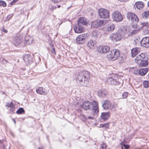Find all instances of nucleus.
Here are the masks:
<instances>
[{
  "mask_svg": "<svg viewBox=\"0 0 149 149\" xmlns=\"http://www.w3.org/2000/svg\"><path fill=\"white\" fill-rule=\"evenodd\" d=\"M87 37V35L86 33H83L80 35L76 38V41L79 44H83L86 41V39Z\"/></svg>",
  "mask_w": 149,
  "mask_h": 149,
  "instance_id": "8",
  "label": "nucleus"
},
{
  "mask_svg": "<svg viewBox=\"0 0 149 149\" xmlns=\"http://www.w3.org/2000/svg\"><path fill=\"white\" fill-rule=\"evenodd\" d=\"M140 66H146L148 64V63L147 61L144 60L140 61L138 62L137 63Z\"/></svg>",
  "mask_w": 149,
  "mask_h": 149,
  "instance_id": "23",
  "label": "nucleus"
},
{
  "mask_svg": "<svg viewBox=\"0 0 149 149\" xmlns=\"http://www.w3.org/2000/svg\"><path fill=\"white\" fill-rule=\"evenodd\" d=\"M88 23V20L85 17H80L78 20L77 24L79 25H86Z\"/></svg>",
  "mask_w": 149,
  "mask_h": 149,
  "instance_id": "14",
  "label": "nucleus"
},
{
  "mask_svg": "<svg viewBox=\"0 0 149 149\" xmlns=\"http://www.w3.org/2000/svg\"><path fill=\"white\" fill-rule=\"evenodd\" d=\"M115 106V107H117L118 105L117 104H115L114 106Z\"/></svg>",
  "mask_w": 149,
  "mask_h": 149,
  "instance_id": "56",
  "label": "nucleus"
},
{
  "mask_svg": "<svg viewBox=\"0 0 149 149\" xmlns=\"http://www.w3.org/2000/svg\"><path fill=\"white\" fill-rule=\"evenodd\" d=\"M38 149H43L42 148H39Z\"/></svg>",
  "mask_w": 149,
  "mask_h": 149,
  "instance_id": "59",
  "label": "nucleus"
},
{
  "mask_svg": "<svg viewBox=\"0 0 149 149\" xmlns=\"http://www.w3.org/2000/svg\"><path fill=\"white\" fill-rule=\"evenodd\" d=\"M36 92L38 93L41 95H45L47 94V91H46L42 87H39L37 89Z\"/></svg>",
  "mask_w": 149,
  "mask_h": 149,
  "instance_id": "21",
  "label": "nucleus"
},
{
  "mask_svg": "<svg viewBox=\"0 0 149 149\" xmlns=\"http://www.w3.org/2000/svg\"><path fill=\"white\" fill-rule=\"evenodd\" d=\"M139 30L140 29H139L134 30L131 32V34L132 35H134V34L137 33L139 31Z\"/></svg>",
  "mask_w": 149,
  "mask_h": 149,
  "instance_id": "34",
  "label": "nucleus"
},
{
  "mask_svg": "<svg viewBox=\"0 0 149 149\" xmlns=\"http://www.w3.org/2000/svg\"><path fill=\"white\" fill-rule=\"evenodd\" d=\"M107 81L109 84L118 85V83L115 79L112 77H109L107 78Z\"/></svg>",
  "mask_w": 149,
  "mask_h": 149,
  "instance_id": "17",
  "label": "nucleus"
},
{
  "mask_svg": "<svg viewBox=\"0 0 149 149\" xmlns=\"http://www.w3.org/2000/svg\"><path fill=\"white\" fill-rule=\"evenodd\" d=\"M118 0L119 1H122V2H126L127 1V0Z\"/></svg>",
  "mask_w": 149,
  "mask_h": 149,
  "instance_id": "48",
  "label": "nucleus"
},
{
  "mask_svg": "<svg viewBox=\"0 0 149 149\" xmlns=\"http://www.w3.org/2000/svg\"><path fill=\"white\" fill-rule=\"evenodd\" d=\"M56 6L54 5L51 6L50 7V9L52 11L53 10L56 9Z\"/></svg>",
  "mask_w": 149,
  "mask_h": 149,
  "instance_id": "39",
  "label": "nucleus"
},
{
  "mask_svg": "<svg viewBox=\"0 0 149 149\" xmlns=\"http://www.w3.org/2000/svg\"><path fill=\"white\" fill-rule=\"evenodd\" d=\"M3 61H4V62L5 63H7V61L4 59H3Z\"/></svg>",
  "mask_w": 149,
  "mask_h": 149,
  "instance_id": "53",
  "label": "nucleus"
},
{
  "mask_svg": "<svg viewBox=\"0 0 149 149\" xmlns=\"http://www.w3.org/2000/svg\"><path fill=\"white\" fill-rule=\"evenodd\" d=\"M104 21L100 20L98 21L93 22L91 24V26L92 27L96 28L102 26H104Z\"/></svg>",
  "mask_w": 149,
  "mask_h": 149,
  "instance_id": "12",
  "label": "nucleus"
},
{
  "mask_svg": "<svg viewBox=\"0 0 149 149\" xmlns=\"http://www.w3.org/2000/svg\"><path fill=\"white\" fill-rule=\"evenodd\" d=\"M99 15L100 18H107L109 16V12L107 10L100 8L98 11Z\"/></svg>",
  "mask_w": 149,
  "mask_h": 149,
  "instance_id": "7",
  "label": "nucleus"
},
{
  "mask_svg": "<svg viewBox=\"0 0 149 149\" xmlns=\"http://www.w3.org/2000/svg\"><path fill=\"white\" fill-rule=\"evenodd\" d=\"M124 149H128L129 148V146L128 145L124 144Z\"/></svg>",
  "mask_w": 149,
  "mask_h": 149,
  "instance_id": "43",
  "label": "nucleus"
},
{
  "mask_svg": "<svg viewBox=\"0 0 149 149\" xmlns=\"http://www.w3.org/2000/svg\"><path fill=\"white\" fill-rule=\"evenodd\" d=\"M23 60L27 65L31 64L33 62V58L29 54H25L23 56Z\"/></svg>",
  "mask_w": 149,
  "mask_h": 149,
  "instance_id": "11",
  "label": "nucleus"
},
{
  "mask_svg": "<svg viewBox=\"0 0 149 149\" xmlns=\"http://www.w3.org/2000/svg\"><path fill=\"white\" fill-rule=\"evenodd\" d=\"M89 73L86 71L79 72L76 77V80L77 82L82 86H86L89 84Z\"/></svg>",
  "mask_w": 149,
  "mask_h": 149,
  "instance_id": "1",
  "label": "nucleus"
},
{
  "mask_svg": "<svg viewBox=\"0 0 149 149\" xmlns=\"http://www.w3.org/2000/svg\"><path fill=\"white\" fill-rule=\"evenodd\" d=\"M127 19L131 21L132 22L135 23L136 24L139 22V18L134 13L128 12L127 14Z\"/></svg>",
  "mask_w": 149,
  "mask_h": 149,
  "instance_id": "6",
  "label": "nucleus"
},
{
  "mask_svg": "<svg viewBox=\"0 0 149 149\" xmlns=\"http://www.w3.org/2000/svg\"><path fill=\"white\" fill-rule=\"evenodd\" d=\"M142 17L144 19H146L149 18V10H147L144 12L141 15Z\"/></svg>",
  "mask_w": 149,
  "mask_h": 149,
  "instance_id": "28",
  "label": "nucleus"
},
{
  "mask_svg": "<svg viewBox=\"0 0 149 149\" xmlns=\"http://www.w3.org/2000/svg\"><path fill=\"white\" fill-rule=\"evenodd\" d=\"M74 30L75 32L77 33H80L84 31V29L81 25L78 24L77 26H74Z\"/></svg>",
  "mask_w": 149,
  "mask_h": 149,
  "instance_id": "19",
  "label": "nucleus"
},
{
  "mask_svg": "<svg viewBox=\"0 0 149 149\" xmlns=\"http://www.w3.org/2000/svg\"><path fill=\"white\" fill-rule=\"evenodd\" d=\"M134 73L135 74H136L138 72V70H134Z\"/></svg>",
  "mask_w": 149,
  "mask_h": 149,
  "instance_id": "49",
  "label": "nucleus"
},
{
  "mask_svg": "<svg viewBox=\"0 0 149 149\" xmlns=\"http://www.w3.org/2000/svg\"><path fill=\"white\" fill-rule=\"evenodd\" d=\"M140 49L139 48L136 47L132 49L131 51L132 56L133 57H135L140 51Z\"/></svg>",
  "mask_w": 149,
  "mask_h": 149,
  "instance_id": "20",
  "label": "nucleus"
},
{
  "mask_svg": "<svg viewBox=\"0 0 149 149\" xmlns=\"http://www.w3.org/2000/svg\"><path fill=\"white\" fill-rule=\"evenodd\" d=\"M107 147V145L105 143H103L101 146V148L102 149H106Z\"/></svg>",
  "mask_w": 149,
  "mask_h": 149,
  "instance_id": "38",
  "label": "nucleus"
},
{
  "mask_svg": "<svg viewBox=\"0 0 149 149\" xmlns=\"http://www.w3.org/2000/svg\"><path fill=\"white\" fill-rule=\"evenodd\" d=\"M57 6H58V8H59L60 7V6L59 5H57Z\"/></svg>",
  "mask_w": 149,
  "mask_h": 149,
  "instance_id": "57",
  "label": "nucleus"
},
{
  "mask_svg": "<svg viewBox=\"0 0 149 149\" xmlns=\"http://www.w3.org/2000/svg\"><path fill=\"white\" fill-rule=\"evenodd\" d=\"M96 45L95 42L90 40L87 44V46L90 49H93L96 46Z\"/></svg>",
  "mask_w": 149,
  "mask_h": 149,
  "instance_id": "24",
  "label": "nucleus"
},
{
  "mask_svg": "<svg viewBox=\"0 0 149 149\" xmlns=\"http://www.w3.org/2000/svg\"><path fill=\"white\" fill-rule=\"evenodd\" d=\"M143 59L141 58V57L139 55L138 56H136V58L135 59V61L137 63H138V62L140 61H141V60H143Z\"/></svg>",
  "mask_w": 149,
  "mask_h": 149,
  "instance_id": "32",
  "label": "nucleus"
},
{
  "mask_svg": "<svg viewBox=\"0 0 149 149\" xmlns=\"http://www.w3.org/2000/svg\"><path fill=\"white\" fill-rule=\"evenodd\" d=\"M141 57V58L144 59L145 58V55L144 53H142L139 55Z\"/></svg>",
  "mask_w": 149,
  "mask_h": 149,
  "instance_id": "42",
  "label": "nucleus"
},
{
  "mask_svg": "<svg viewBox=\"0 0 149 149\" xmlns=\"http://www.w3.org/2000/svg\"><path fill=\"white\" fill-rule=\"evenodd\" d=\"M93 118H94V117L93 116H88V117H86V120L89 119H93Z\"/></svg>",
  "mask_w": 149,
  "mask_h": 149,
  "instance_id": "45",
  "label": "nucleus"
},
{
  "mask_svg": "<svg viewBox=\"0 0 149 149\" xmlns=\"http://www.w3.org/2000/svg\"><path fill=\"white\" fill-rule=\"evenodd\" d=\"M52 53L54 54H55V50L54 48H53V49L52 50Z\"/></svg>",
  "mask_w": 149,
  "mask_h": 149,
  "instance_id": "47",
  "label": "nucleus"
},
{
  "mask_svg": "<svg viewBox=\"0 0 149 149\" xmlns=\"http://www.w3.org/2000/svg\"><path fill=\"white\" fill-rule=\"evenodd\" d=\"M22 39L20 38L17 37L14 40L13 42L15 45H17L21 43L22 41Z\"/></svg>",
  "mask_w": 149,
  "mask_h": 149,
  "instance_id": "27",
  "label": "nucleus"
},
{
  "mask_svg": "<svg viewBox=\"0 0 149 149\" xmlns=\"http://www.w3.org/2000/svg\"><path fill=\"white\" fill-rule=\"evenodd\" d=\"M111 103L108 100L104 101L102 104L103 109L105 110H107L109 109L111 106Z\"/></svg>",
  "mask_w": 149,
  "mask_h": 149,
  "instance_id": "18",
  "label": "nucleus"
},
{
  "mask_svg": "<svg viewBox=\"0 0 149 149\" xmlns=\"http://www.w3.org/2000/svg\"><path fill=\"white\" fill-rule=\"evenodd\" d=\"M127 28H123L118 30L117 33H112L109 37L110 39L114 42L119 41L122 39L123 37L125 35L129 36Z\"/></svg>",
  "mask_w": 149,
  "mask_h": 149,
  "instance_id": "2",
  "label": "nucleus"
},
{
  "mask_svg": "<svg viewBox=\"0 0 149 149\" xmlns=\"http://www.w3.org/2000/svg\"><path fill=\"white\" fill-rule=\"evenodd\" d=\"M144 3L141 1H139L136 2L134 4V6H136V8L139 10H140L144 7Z\"/></svg>",
  "mask_w": 149,
  "mask_h": 149,
  "instance_id": "22",
  "label": "nucleus"
},
{
  "mask_svg": "<svg viewBox=\"0 0 149 149\" xmlns=\"http://www.w3.org/2000/svg\"><path fill=\"white\" fill-rule=\"evenodd\" d=\"M25 113V111L22 108H20L17 111L16 113L18 114H20L24 113Z\"/></svg>",
  "mask_w": 149,
  "mask_h": 149,
  "instance_id": "30",
  "label": "nucleus"
},
{
  "mask_svg": "<svg viewBox=\"0 0 149 149\" xmlns=\"http://www.w3.org/2000/svg\"><path fill=\"white\" fill-rule=\"evenodd\" d=\"M148 71V69L147 68H141L139 70V74L142 76L145 75Z\"/></svg>",
  "mask_w": 149,
  "mask_h": 149,
  "instance_id": "25",
  "label": "nucleus"
},
{
  "mask_svg": "<svg viewBox=\"0 0 149 149\" xmlns=\"http://www.w3.org/2000/svg\"><path fill=\"white\" fill-rule=\"evenodd\" d=\"M92 36L95 38H97L98 35V33L96 31H92Z\"/></svg>",
  "mask_w": 149,
  "mask_h": 149,
  "instance_id": "33",
  "label": "nucleus"
},
{
  "mask_svg": "<svg viewBox=\"0 0 149 149\" xmlns=\"http://www.w3.org/2000/svg\"><path fill=\"white\" fill-rule=\"evenodd\" d=\"M128 96V93L124 92L123 94L122 97L123 99H125L127 98Z\"/></svg>",
  "mask_w": 149,
  "mask_h": 149,
  "instance_id": "37",
  "label": "nucleus"
},
{
  "mask_svg": "<svg viewBox=\"0 0 149 149\" xmlns=\"http://www.w3.org/2000/svg\"><path fill=\"white\" fill-rule=\"evenodd\" d=\"M5 107H7V109L8 110L10 113H14L15 109V105L12 102H7L6 103Z\"/></svg>",
  "mask_w": 149,
  "mask_h": 149,
  "instance_id": "9",
  "label": "nucleus"
},
{
  "mask_svg": "<svg viewBox=\"0 0 149 149\" xmlns=\"http://www.w3.org/2000/svg\"><path fill=\"white\" fill-rule=\"evenodd\" d=\"M81 107L85 110L90 109L91 108V103L89 101L84 102L82 103Z\"/></svg>",
  "mask_w": 149,
  "mask_h": 149,
  "instance_id": "15",
  "label": "nucleus"
},
{
  "mask_svg": "<svg viewBox=\"0 0 149 149\" xmlns=\"http://www.w3.org/2000/svg\"><path fill=\"white\" fill-rule=\"evenodd\" d=\"M141 45L143 47L147 48L149 47V37L143 38L141 42Z\"/></svg>",
  "mask_w": 149,
  "mask_h": 149,
  "instance_id": "13",
  "label": "nucleus"
},
{
  "mask_svg": "<svg viewBox=\"0 0 149 149\" xmlns=\"http://www.w3.org/2000/svg\"><path fill=\"white\" fill-rule=\"evenodd\" d=\"M120 55L119 51L114 49L108 52L107 55L108 59L111 61H114L119 57Z\"/></svg>",
  "mask_w": 149,
  "mask_h": 149,
  "instance_id": "3",
  "label": "nucleus"
},
{
  "mask_svg": "<svg viewBox=\"0 0 149 149\" xmlns=\"http://www.w3.org/2000/svg\"><path fill=\"white\" fill-rule=\"evenodd\" d=\"M13 121H14V123H15V122H16L15 120L14 119H13Z\"/></svg>",
  "mask_w": 149,
  "mask_h": 149,
  "instance_id": "60",
  "label": "nucleus"
},
{
  "mask_svg": "<svg viewBox=\"0 0 149 149\" xmlns=\"http://www.w3.org/2000/svg\"><path fill=\"white\" fill-rule=\"evenodd\" d=\"M109 50V47L107 46H99L97 48V51L100 53H107Z\"/></svg>",
  "mask_w": 149,
  "mask_h": 149,
  "instance_id": "10",
  "label": "nucleus"
},
{
  "mask_svg": "<svg viewBox=\"0 0 149 149\" xmlns=\"http://www.w3.org/2000/svg\"><path fill=\"white\" fill-rule=\"evenodd\" d=\"M110 116L109 112H102L100 118L102 120L104 121L107 120Z\"/></svg>",
  "mask_w": 149,
  "mask_h": 149,
  "instance_id": "16",
  "label": "nucleus"
},
{
  "mask_svg": "<svg viewBox=\"0 0 149 149\" xmlns=\"http://www.w3.org/2000/svg\"><path fill=\"white\" fill-rule=\"evenodd\" d=\"M52 1L54 3H57L60 1L61 0H52Z\"/></svg>",
  "mask_w": 149,
  "mask_h": 149,
  "instance_id": "44",
  "label": "nucleus"
},
{
  "mask_svg": "<svg viewBox=\"0 0 149 149\" xmlns=\"http://www.w3.org/2000/svg\"><path fill=\"white\" fill-rule=\"evenodd\" d=\"M148 7H149V1H148Z\"/></svg>",
  "mask_w": 149,
  "mask_h": 149,
  "instance_id": "58",
  "label": "nucleus"
},
{
  "mask_svg": "<svg viewBox=\"0 0 149 149\" xmlns=\"http://www.w3.org/2000/svg\"><path fill=\"white\" fill-rule=\"evenodd\" d=\"M115 28V26L114 24H109L107 25V30L109 31H113Z\"/></svg>",
  "mask_w": 149,
  "mask_h": 149,
  "instance_id": "29",
  "label": "nucleus"
},
{
  "mask_svg": "<svg viewBox=\"0 0 149 149\" xmlns=\"http://www.w3.org/2000/svg\"><path fill=\"white\" fill-rule=\"evenodd\" d=\"M6 6V3L5 1H3L0 0V6H2L3 7H5Z\"/></svg>",
  "mask_w": 149,
  "mask_h": 149,
  "instance_id": "35",
  "label": "nucleus"
},
{
  "mask_svg": "<svg viewBox=\"0 0 149 149\" xmlns=\"http://www.w3.org/2000/svg\"><path fill=\"white\" fill-rule=\"evenodd\" d=\"M92 110L91 113L92 115H97L99 111L98 105V103L95 101H93L91 103V108Z\"/></svg>",
  "mask_w": 149,
  "mask_h": 149,
  "instance_id": "4",
  "label": "nucleus"
},
{
  "mask_svg": "<svg viewBox=\"0 0 149 149\" xmlns=\"http://www.w3.org/2000/svg\"><path fill=\"white\" fill-rule=\"evenodd\" d=\"M120 59V63H122L125 62V57H124L123 58V57H122L121 56H120L119 58Z\"/></svg>",
  "mask_w": 149,
  "mask_h": 149,
  "instance_id": "36",
  "label": "nucleus"
},
{
  "mask_svg": "<svg viewBox=\"0 0 149 149\" xmlns=\"http://www.w3.org/2000/svg\"><path fill=\"white\" fill-rule=\"evenodd\" d=\"M10 18L9 17V16L8 15L7 17V19L8 20H9Z\"/></svg>",
  "mask_w": 149,
  "mask_h": 149,
  "instance_id": "54",
  "label": "nucleus"
},
{
  "mask_svg": "<svg viewBox=\"0 0 149 149\" xmlns=\"http://www.w3.org/2000/svg\"><path fill=\"white\" fill-rule=\"evenodd\" d=\"M144 88H147L149 87V81H144L143 83Z\"/></svg>",
  "mask_w": 149,
  "mask_h": 149,
  "instance_id": "31",
  "label": "nucleus"
},
{
  "mask_svg": "<svg viewBox=\"0 0 149 149\" xmlns=\"http://www.w3.org/2000/svg\"><path fill=\"white\" fill-rule=\"evenodd\" d=\"M132 28H136L137 27V25L132 26Z\"/></svg>",
  "mask_w": 149,
  "mask_h": 149,
  "instance_id": "50",
  "label": "nucleus"
},
{
  "mask_svg": "<svg viewBox=\"0 0 149 149\" xmlns=\"http://www.w3.org/2000/svg\"><path fill=\"white\" fill-rule=\"evenodd\" d=\"M104 127L106 128H109V123H106L104 124Z\"/></svg>",
  "mask_w": 149,
  "mask_h": 149,
  "instance_id": "40",
  "label": "nucleus"
},
{
  "mask_svg": "<svg viewBox=\"0 0 149 149\" xmlns=\"http://www.w3.org/2000/svg\"><path fill=\"white\" fill-rule=\"evenodd\" d=\"M104 124H102V125H100V126H101V127H104Z\"/></svg>",
  "mask_w": 149,
  "mask_h": 149,
  "instance_id": "55",
  "label": "nucleus"
},
{
  "mask_svg": "<svg viewBox=\"0 0 149 149\" xmlns=\"http://www.w3.org/2000/svg\"><path fill=\"white\" fill-rule=\"evenodd\" d=\"M18 0H13V1L11 2L10 4H13L15 3H16Z\"/></svg>",
  "mask_w": 149,
  "mask_h": 149,
  "instance_id": "46",
  "label": "nucleus"
},
{
  "mask_svg": "<svg viewBox=\"0 0 149 149\" xmlns=\"http://www.w3.org/2000/svg\"><path fill=\"white\" fill-rule=\"evenodd\" d=\"M13 14H11L9 15L8 16H9V17L10 18H11L13 16Z\"/></svg>",
  "mask_w": 149,
  "mask_h": 149,
  "instance_id": "52",
  "label": "nucleus"
},
{
  "mask_svg": "<svg viewBox=\"0 0 149 149\" xmlns=\"http://www.w3.org/2000/svg\"><path fill=\"white\" fill-rule=\"evenodd\" d=\"M81 117L82 118V120L84 121L86 120V116H84L83 115H81Z\"/></svg>",
  "mask_w": 149,
  "mask_h": 149,
  "instance_id": "41",
  "label": "nucleus"
},
{
  "mask_svg": "<svg viewBox=\"0 0 149 149\" xmlns=\"http://www.w3.org/2000/svg\"><path fill=\"white\" fill-rule=\"evenodd\" d=\"M146 78L149 80V72L146 76Z\"/></svg>",
  "mask_w": 149,
  "mask_h": 149,
  "instance_id": "51",
  "label": "nucleus"
},
{
  "mask_svg": "<svg viewBox=\"0 0 149 149\" xmlns=\"http://www.w3.org/2000/svg\"><path fill=\"white\" fill-rule=\"evenodd\" d=\"M107 92L105 90L102 89L98 91V94L100 96L103 97L106 96Z\"/></svg>",
  "mask_w": 149,
  "mask_h": 149,
  "instance_id": "26",
  "label": "nucleus"
},
{
  "mask_svg": "<svg viewBox=\"0 0 149 149\" xmlns=\"http://www.w3.org/2000/svg\"><path fill=\"white\" fill-rule=\"evenodd\" d=\"M112 17L113 20L116 22H120L123 19L122 15L117 10H116L113 13Z\"/></svg>",
  "mask_w": 149,
  "mask_h": 149,
  "instance_id": "5",
  "label": "nucleus"
}]
</instances>
